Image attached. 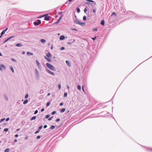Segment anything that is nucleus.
<instances>
[{
    "label": "nucleus",
    "mask_w": 152,
    "mask_h": 152,
    "mask_svg": "<svg viewBox=\"0 0 152 152\" xmlns=\"http://www.w3.org/2000/svg\"><path fill=\"white\" fill-rule=\"evenodd\" d=\"M46 55L48 58H51L52 56L51 54L49 52L47 53L46 54Z\"/></svg>",
    "instance_id": "nucleus-8"
},
{
    "label": "nucleus",
    "mask_w": 152,
    "mask_h": 152,
    "mask_svg": "<svg viewBox=\"0 0 152 152\" xmlns=\"http://www.w3.org/2000/svg\"><path fill=\"white\" fill-rule=\"evenodd\" d=\"M74 22L77 23V24H79L80 25H85V23H80V22H78L77 20H74Z\"/></svg>",
    "instance_id": "nucleus-3"
},
{
    "label": "nucleus",
    "mask_w": 152,
    "mask_h": 152,
    "mask_svg": "<svg viewBox=\"0 0 152 152\" xmlns=\"http://www.w3.org/2000/svg\"><path fill=\"white\" fill-rule=\"evenodd\" d=\"M22 54H24L25 53V52L24 51H23L22 53Z\"/></svg>",
    "instance_id": "nucleus-63"
},
{
    "label": "nucleus",
    "mask_w": 152,
    "mask_h": 152,
    "mask_svg": "<svg viewBox=\"0 0 152 152\" xmlns=\"http://www.w3.org/2000/svg\"><path fill=\"white\" fill-rule=\"evenodd\" d=\"M44 110H45L44 108H42V109H41V112H43V111Z\"/></svg>",
    "instance_id": "nucleus-51"
},
{
    "label": "nucleus",
    "mask_w": 152,
    "mask_h": 152,
    "mask_svg": "<svg viewBox=\"0 0 152 152\" xmlns=\"http://www.w3.org/2000/svg\"><path fill=\"white\" fill-rule=\"evenodd\" d=\"M67 87L68 89H69V87L68 85H67Z\"/></svg>",
    "instance_id": "nucleus-62"
},
{
    "label": "nucleus",
    "mask_w": 152,
    "mask_h": 152,
    "mask_svg": "<svg viewBox=\"0 0 152 152\" xmlns=\"http://www.w3.org/2000/svg\"><path fill=\"white\" fill-rule=\"evenodd\" d=\"M86 4H90V3H89V2H86Z\"/></svg>",
    "instance_id": "nucleus-57"
},
{
    "label": "nucleus",
    "mask_w": 152,
    "mask_h": 152,
    "mask_svg": "<svg viewBox=\"0 0 152 152\" xmlns=\"http://www.w3.org/2000/svg\"><path fill=\"white\" fill-rule=\"evenodd\" d=\"M93 31H96L97 30V29L96 28H94L93 29Z\"/></svg>",
    "instance_id": "nucleus-44"
},
{
    "label": "nucleus",
    "mask_w": 152,
    "mask_h": 152,
    "mask_svg": "<svg viewBox=\"0 0 152 152\" xmlns=\"http://www.w3.org/2000/svg\"><path fill=\"white\" fill-rule=\"evenodd\" d=\"M44 16H45V20H49V17L48 16H45V15H42V16H41L39 17L38 18H41V17H43Z\"/></svg>",
    "instance_id": "nucleus-2"
},
{
    "label": "nucleus",
    "mask_w": 152,
    "mask_h": 152,
    "mask_svg": "<svg viewBox=\"0 0 152 152\" xmlns=\"http://www.w3.org/2000/svg\"><path fill=\"white\" fill-rule=\"evenodd\" d=\"M60 120V119L59 118H58V119H56V121L57 122H58Z\"/></svg>",
    "instance_id": "nucleus-47"
},
{
    "label": "nucleus",
    "mask_w": 152,
    "mask_h": 152,
    "mask_svg": "<svg viewBox=\"0 0 152 152\" xmlns=\"http://www.w3.org/2000/svg\"><path fill=\"white\" fill-rule=\"evenodd\" d=\"M50 116V115H46V116H45V118H48Z\"/></svg>",
    "instance_id": "nucleus-36"
},
{
    "label": "nucleus",
    "mask_w": 152,
    "mask_h": 152,
    "mask_svg": "<svg viewBox=\"0 0 152 152\" xmlns=\"http://www.w3.org/2000/svg\"><path fill=\"white\" fill-rule=\"evenodd\" d=\"M38 112V110H36L35 111V112H34V114H36Z\"/></svg>",
    "instance_id": "nucleus-40"
},
{
    "label": "nucleus",
    "mask_w": 152,
    "mask_h": 152,
    "mask_svg": "<svg viewBox=\"0 0 152 152\" xmlns=\"http://www.w3.org/2000/svg\"><path fill=\"white\" fill-rule=\"evenodd\" d=\"M35 70H36V74L38 75V72L37 70V69H36Z\"/></svg>",
    "instance_id": "nucleus-46"
},
{
    "label": "nucleus",
    "mask_w": 152,
    "mask_h": 152,
    "mask_svg": "<svg viewBox=\"0 0 152 152\" xmlns=\"http://www.w3.org/2000/svg\"><path fill=\"white\" fill-rule=\"evenodd\" d=\"M5 120V118H2V119H1L0 121V123H1L2 121H4Z\"/></svg>",
    "instance_id": "nucleus-28"
},
{
    "label": "nucleus",
    "mask_w": 152,
    "mask_h": 152,
    "mask_svg": "<svg viewBox=\"0 0 152 152\" xmlns=\"http://www.w3.org/2000/svg\"><path fill=\"white\" fill-rule=\"evenodd\" d=\"M41 23V21L40 20H37V22H34V24L35 26L38 25L39 24H40Z\"/></svg>",
    "instance_id": "nucleus-4"
},
{
    "label": "nucleus",
    "mask_w": 152,
    "mask_h": 152,
    "mask_svg": "<svg viewBox=\"0 0 152 152\" xmlns=\"http://www.w3.org/2000/svg\"><path fill=\"white\" fill-rule=\"evenodd\" d=\"M28 102V100H25L24 102H23V104H26Z\"/></svg>",
    "instance_id": "nucleus-20"
},
{
    "label": "nucleus",
    "mask_w": 152,
    "mask_h": 152,
    "mask_svg": "<svg viewBox=\"0 0 152 152\" xmlns=\"http://www.w3.org/2000/svg\"><path fill=\"white\" fill-rule=\"evenodd\" d=\"M8 28H7L5 30H4L1 33V35L0 36V38L1 37V36L5 33L6 31L7 30Z\"/></svg>",
    "instance_id": "nucleus-5"
},
{
    "label": "nucleus",
    "mask_w": 152,
    "mask_h": 152,
    "mask_svg": "<svg viewBox=\"0 0 152 152\" xmlns=\"http://www.w3.org/2000/svg\"><path fill=\"white\" fill-rule=\"evenodd\" d=\"M104 22L103 20H101V24L103 26L104 25Z\"/></svg>",
    "instance_id": "nucleus-14"
},
{
    "label": "nucleus",
    "mask_w": 152,
    "mask_h": 152,
    "mask_svg": "<svg viewBox=\"0 0 152 152\" xmlns=\"http://www.w3.org/2000/svg\"><path fill=\"white\" fill-rule=\"evenodd\" d=\"M68 44L69 45H71V43L70 42H68Z\"/></svg>",
    "instance_id": "nucleus-61"
},
{
    "label": "nucleus",
    "mask_w": 152,
    "mask_h": 152,
    "mask_svg": "<svg viewBox=\"0 0 152 152\" xmlns=\"http://www.w3.org/2000/svg\"><path fill=\"white\" fill-rule=\"evenodd\" d=\"M39 130H38V131H36L35 132V134H37V133H38L39 132Z\"/></svg>",
    "instance_id": "nucleus-45"
},
{
    "label": "nucleus",
    "mask_w": 152,
    "mask_h": 152,
    "mask_svg": "<svg viewBox=\"0 0 152 152\" xmlns=\"http://www.w3.org/2000/svg\"><path fill=\"white\" fill-rule=\"evenodd\" d=\"M52 117H50V118H49L48 119V121H50L52 120Z\"/></svg>",
    "instance_id": "nucleus-48"
},
{
    "label": "nucleus",
    "mask_w": 152,
    "mask_h": 152,
    "mask_svg": "<svg viewBox=\"0 0 152 152\" xmlns=\"http://www.w3.org/2000/svg\"><path fill=\"white\" fill-rule=\"evenodd\" d=\"M5 98L7 100H8V97L7 96H5Z\"/></svg>",
    "instance_id": "nucleus-43"
},
{
    "label": "nucleus",
    "mask_w": 152,
    "mask_h": 152,
    "mask_svg": "<svg viewBox=\"0 0 152 152\" xmlns=\"http://www.w3.org/2000/svg\"><path fill=\"white\" fill-rule=\"evenodd\" d=\"M14 141L15 142H16L17 141V139H15V140H14Z\"/></svg>",
    "instance_id": "nucleus-59"
},
{
    "label": "nucleus",
    "mask_w": 152,
    "mask_h": 152,
    "mask_svg": "<svg viewBox=\"0 0 152 152\" xmlns=\"http://www.w3.org/2000/svg\"><path fill=\"white\" fill-rule=\"evenodd\" d=\"M55 126L52 125L50 127V128L51 129H54L55 128Z\"/></svg>",
    "instance_id": "nucleus-25"
},
{
    "label": "nucleus",
    "mask_w": 152,
    "mask_h": 152,
    "mask_svg": "<svg viewBox=\"0 0 152 152\" xmlns=\"http://www.w3.org/2000/svg\"><path fill=\"white\" fill-rule=\"evenodd\" d=\"M63 103H61L60 104V106H62V105H63Z\"/></svg>",
    "instance_id": "nucleus-56"
},
{
    "label": "nucleus",
    "mask_w": 152,
    "mask_h": 152,
    "mask_svg": "<svg viewBox=\"0 0 152 152\" xmlns=\"http://www.w3.org/2000/svg\"><path fill=\"white\" fill-rule=\"evenodd\" d=\"M8 130V128H5L4 129V132H6Z\"/></svg>",
    "instance_id": "nucleus-32"
},
{
    "label": "nucleus",
    "mask_w": 152,
    "mask_h": 152,
    "mask_svg": "<svg viewBox=\"0 0 152 152\" xmlns=\"http://www.w3.org/2000/svg\"><path fill=\"white\" fill-rule=\"evenodd\" d=\"M41 41L43 43H44L46 42V41L45 40L43 39H41Z\"/></svg>",
    "instance_id": "nucleus-18"
},
{
    "label": "nucleus",
    "mask_w": 152,
    "mask_h": 152,
    "mask_svg": "<svg viewBox=\"0 0 152 152\" xmlns=\"http://www.w3.org/2000/svg\"><path fill=\"white\" fill-rule=\"evenodd\" d=\"M9 118H7L6 119V121H9Z\"/></svg>",
    "instance_id": "nucleus-55"
},
{
    "label": "nucleus",
    "mask_w": 152,
    "mask_h": 152,
    "mask_svg": "<svg viewBox=\"0 0 152 152\" xmlns=\"http://www.w3.org/2000/svg\"><path fill=\"white\" fill-rule=\"evenodd\" d=\"M50 102H48L46 104V105H47V106H49V105H50Z\"/></svg>",
    "instance_id": "nucleus-31"
},
{
    "label": "nucleus",
    "mask_w": 152,
    "mask_h": 152,
    "mask_svg": "<svg viewBox=\"0 0 152 152\" xmlns=\"http://www.w3.org/2000/svg\"><path fill=\"white\" fill-rule=\"evenodd\" d=\"M58 88L59 89H60L61 88V85L60 84L58 85Z\"/></svg>",
    "instance_id": "nucleus-38"
},
{
    "label": "nucleus",
    "mask_w": 152,
    "mask_h": 152,
    "mask_svg": "<svg viewBox=\"0 0 152 152\" xmlns=\"http://www.w3.org/2000/svg\"><path fill=\"white\" fill-rule=\"evenodd\" d=\"M9 148H7L5 150L4 152H9Z\"/></svg>",
    "instance_id": "nucleus-23"
},
{
    "label": "nucleus",
    "mask_w": 152,
    "mask_h": 152,
    "mask_svg": "<svg viewBox=\"0 0 152 152\" xmlns=\"http://www.w3.org/2000/svg\"><path fill=\"white\" fill-rule=\"evenodd\" d=\"M36 63H37V65L39 67V66H40V64L39 63L37 60H36Z\"/></svg>",
    "instance_id": "nucleus-12"
},
{
    "label": "nucleus",
    "mask_w": 152,
    "mask_h": 152,
    "mask_svg": "<svg viewBox=\"0 0 152 152\" xmlns=\"http://www.w3.org/2000/svg\"><path fill=\"white\" fill-rule=\"evenodd\" d=\"M42 126H40L39 127V130L40 129H42Z\"/></svg>",
    "instance_id": "nucleus-33"
},
{
    "label": "nucleus",
    "mask_w": 152,
    "mask_h": 152,
    "mask_svg": "<svg viewBox=\"0 0 152 152\" xmlns=\"http://www.w3.org/2000/svg\"><path fill=\"white\" fill-rule=\"evenodd\" d=\"M40 138V136H39V135H38V136L37 137V139H39V138Z\"/></svg>",
    "instance_id": "nucleus-41"
},
{
    "label": "nucleus",
    "mask_w": 152,
    "mask_h": 152,
    "mask_svg": "<svg viewBox=\"0 0 152 152\" xmlns=\"http://www.w3.org/2000/svg\"><path fill=\"white\" fill-rule=\"evenodd\" d=\"M56 113V112L55 111H54L52 112L51 114L52 115H54V114H55Z\"/></svg>",
    "instance_id": "nucleus-30"
},
{
    "label": "nucleus",
    "mask_w": 152,
    "mask_h": 152,
    "mask_svg": "<svg viewBox=\"0 0 152 152\" xmlns=\"http://www.w3.org/2000/svg\"><path fill=\"white\" fill-rule=\"evenodd\" d=\"M77 12L79 13L80 12V9L79 8H77Z\"/></svg>",
    "instance_id": "nucleus-29"
},
{
    "label": "nucleus",
    "mask_w": 152,
    "mask_h": 152,
    "mask_svg": "<svg viewBox=\"0 0 152 152\" xmlns=\"http://www.w3.org/2000/svg\"><path fill=\"white\" fill-rule=\"evenodd\" d=\"M15 46L17 47H21L22 46V45L20 43H18L15 45Z\"/></svg>",
    "instance_id": "nucleus-11"
},
{
    "label": "nucleus",
    "mask_w": 152,
    "mask_h": 152,
    "mask_svg": "<svg viewBox=\"0 0 152 152\" xmlns=\"http://www.w3.org/2000/svg\"><path fill=\"white\" fill-rule=\"evenodd\" d=\"M65 110V108H63L60 111H61V113H63V112H64Z\"/></svg>",
    "instance_id": "nucleus-15"
},
{
    "label": "nucleus",
    "mask_w": 152,
    "mask_h": 152,
    "mask_svg": "<svg viewBox=\"0 0 152 152\" xmlns=\"http://www.w3.org/2000/svg\"><path fill=\"white\" fill-rule=\"evenodd\" d=\"M28 94H27L26 96H25V99H26L27 98H28Z\"/></svg>",
    "instance_id": "nucleus-34"
},
{
    "label": "nucleus",
    "mask_w": 152,
    "mask_h": 152,
    "mask_svg": "<svg viewBox=\"0 0 152 152\" xmlns=\"http://www.w3.org/2000/svg\"><path fill=\"white\" fill-rule=\"evenodd\" d=\"M47 71L48 72V73H49L51 74L52 75H54V73L52 72L51 71H50V70H49L48 69H47Z\"/></svg>",
    "instance_id": "nucleus-7"
},
{
    "label": "nucleus",
    "mask_w": 152,
    "mask_h": 152,
    "mask_svg": "<svg viewBox=\"0 0 152 152\" xmlns=\"http://www.w3.org/2000/svg\"><path fill=\"white\" fill-rule=\"evenodd\" d=\"M64 47H61L60 48V50H64Z\"/></svg>",
    "instance_id": "nucleus-37"
},
{
    "label": "nucleus",
    "mask_w": 152,
    "mask_h": 152,
    "mask_svg": "<svg viewBox=\"0 0 152 152\" xmlns=\"http://www.w3.org/2000/svg\"><path fill=\"white\" fill-rule=\"evenodd\" d=\"M113 15H115V16H116V13L114 12H113L112 13L111 16H112Z\"/></svg>",
    "instance_id": "nucleus-26"
},
{
    "label": "nucleus",
    "mask_w": 152,
    "mask_h": 152,
    "mask_svg": "<svg viewBox=\"0 0 152 152\" xmlns=\"http://www.w3.org/2000/svg\"><path fill=\"white\" fill-rule=\"evenodd\" d=\"M87 1H90V2H94V1L92 0H87Z\"/></svg>",
    "instance_id": "nucleus-54"
},
{
    "label": "nucleus",
    "mask_w": 152,
    "mask_h": 152,
    "mask_svg": "<svg viewBox=\"0 0 152 152\" xmlns=\"http://www.w3.org/2000/svg\"><path fill=\"white\" fill-rule=\"evenodd\" d=\"M67 96V94L66 93H65L64 94V97H66Z\"/></svg>",
    "instance_id": "nucleus-42"
},
{
    "label": "nucleus",
    "mask_w": 152,
    "mask_h": 152,
    "mask_svg": "<svg viewBox=\"0 0 152 152\" xmlns=\"http://www.w3.org/2000/svg\"><path fill=\"white\" fill-rule=\"evenodd\" d=\"M47 127V126L46 125H45V126H44V128H46Z\"/></svg>",
    "instance_id": "nucleus-50"
},
{
    "label": "nucleus",
    "mask_w": 152,
    "mask_h": 152,
    "mask_svg": "<svg viewBox=\"0 0 152 152\" xmlns=\"http://www.w3.org/2000/svg\"><path fill=\"white\" fill-rule=\"evenodd\" d=\"M66 63L67 64V65H68L69 66H70V65L69 62L68 61H66Z\"/></svg>",
    "instance_id": "nucleus-13"
},
{
    "label": "nucleus",
    "mask_w": 152,
    "mask_h": 152,
    "mask_svg": "<svg viewBox=\"0 0 152 152\" xmlns=\"http://www.w3.org/2000/svg\"><path fill=\"white\" fill-rule=\"evenodd\" d=\"M96 12V10L95 9H93V12L94 13H95Z\"/></svg>",
    "instance_id": "nucleus-49"
},
{
    "label": "nucleus",
    "mask_w": 152,
    "mask_h": 152,
    "mask_svg": "<svg viewBox=\"0 0 152 152\" xmlns=\"http://www.w3.org/2000/svg\"><path fill=\"white\" fill-rule=\"evenodd\" d=\"M12 37H10L8 39H7L4 42H7L10 39H11V38H12Z\"/></svg>",
    "instance_id": "nucleus-21"
},
{
    "label": "nucleus",
    "mask_w": 152,
    "mask_h": 152,
    "mask_svg": "<svg viewBox=\"0 0 152 152\" xmlns=\"http://www.w3.org/2000/svg\"><path fill=\"white\" fill-rule=\"evenodd\" d=\"M83 20H86V16H84L83 17Z\"/></svg>",
    "instance_id": "nucleus-27"
},
{
    "label": "nucleus",
    "mask_w": 152,
    "mask_h": 152,
    "mask_svg": "<svg viewBox=\"0 0 152 152\" xmlns=\"http://www.w3.org/2000/svg\"><path fill=\"white\" fill-rule=\"evenodd\" d=\"M36 116H33L31 118V120H34L36 119Z\"/></svg>",
    "instance_id": "nucleus-19"
},
{
    "label": "nucleus",
    "mask_w": 152,
    "mask_h": 152,
    "mask_svg": "<svg viewBox=\"0 0 152 152\" xmlns=\"http://www.w3.org/2000/svg\"><path fill=\"white\" fill-rule=\"evenodd\" d=\"M46 64L47 66L51 70H55L54 67L50 64L47 63Z\"/></svg>",
    "instance_id": "nucleus-1"
},
{
    "label": "nucleus",
    "mask_w": 152,
    "mask_h": 152,
    "mask_svg": "<svg viewBox=\"0 0 152 152\" xmlns=\"http://www.w3.org/2000/svg\"><path fill=\"white\" fill-rule=\"evenodd\" d=\"M50 93H48L47 94L48 96H49L50 95Z\"/></svg>",
    "instance_id": "nucleus-64"
},
{
    "label": "nucleus",
    "mask_w": 152,
    "mask_h": 152,
    "mask_svg": "<svg viewBox=\"0 0 152 152\" xmlns=\"http://www.w3.org/2000/svg\"><path fill=\"white\" fill-rule=\"evenodd\" d=\"M65 39V37L64 36L61 35L60 37V39L61 40H63Z\"/></svg>",
    "instance_id": "nucleus-10"
},
{
    "label": "nucleus",
    "mask_w": 152,
    "mask_h": 152,
    "mask_svg": "<svg viewBox=\"0 0 152 152\" xmlns=\"http://www.w3.org/2000/svg\"><path fill=\"white\" fill-rule=\"evenodd\" d=\"M77 88H78V89L79 90H81V86L80 85H78L77 86Z\"/></svg>",
    "instance_id": "nucleus-22"
},
{
    "label": "nucleus",
    "mask_w": 152,
    "mask_h": 152,
    "mask_svg": "<svg viewBox=\"0 0 152 152\" xmlns=\"http://www.w3.org/2000/svg\"><path fill=\"white\" fill-rule=\"evenodd\" d=\"M63 17V15H61L59 18L58 21L59 22H60V20L62 18V17Z\"/></svg>",
    "instance_id": "nucleus-17"
},
{
    "label": "nucleus",
    "mask_w": 152,
    "mask_h": 152,
    "mask_svg": "<svg viewBox=\"0 0 152 152\" xmlns=\"http://www.w3.org/2000/svg\"><path fill=\"white\" fill-rule=\"evenodd\" d=\"M59 14L61 15L62 13V12H59Z\"/></svg>",
    "instance_id": "nucleus-60"
},
{
    "label": "nucleus",
    "mask_w": 152,
    "mask_h": 152,
    "mask_svg": "<svg viewBox=\"0 0 152 152\" xmlns=\"http://www.w3.org/2000/svg\"><path fill=\"white\" fill-rule=\"evenodd\" d=\"M84 85H83L82 86V89L83 91L85 92V91L84 90Z\"/></svg>",
    "instance_id": "nucleus-35"
},
{
    "label": "nucleus",
    "mask_w": 152,
    "mask_h": 152,
    "mask_svg": "<svg viewBox=\"0 0 152 152\" xmlns=\"http://www.w3.org/2000/svg\"><path fill=\"white\" fill-rule=\"evenodd\" d=\"M18 134H16L15 135V137H18Z\"/></svg>",
    "instance_id": "nucleus-53"
},
{
    "label": "nucleus",
    "mask_w": 152,
    "mask_h": 152,
    "mask_svg": "<svg viewBox=\"0 0 152 152\" xmlns=\"http://www.w3.org/2000/svg\"><path fill=\"white\" fill-rule=\"evenodd\" d=\"M96 37H94V38H92V39L93 40H95V39H96Z\"/></svg>",
    "instance_id": "nucleus-58"
},
{
    "label": "nucleus",
    "mask_w": 152,
    "mask_h": 152,
    "mask_svg": "<svg viewBox=\"0 0 152 152\" xmlns=\"http://www.w3.org/2000/svg\"><path fill=\"white\" fill-rule=\"evenodd\" d=\"M10 69L12 70L13 72H14V70L13 69V68L12 66H11L10 67Z\"/></svg>",
    "instance_id": "nucleus-24"
},
{
    "label": "nucleus",
    "mask_w": 152,
    "mask_h": 152,
    "mask_svg": "<svg viewBox=\"0 0 152 152\" xmlns=\"http://www.w3.org/2000/svg\"><path fill=\"white\" fill-rule=\"evenodd\" d=\"M27 55L29 56L30 55H33V53H30L29 52H27Z\"/></svg>",
    "instance_id": "nucleus-16"
},
{
    "label": "nucleus",
    "mask_w": 152,
    "mask_h": 152,
    "mask_svg": "<svg viewBox=\"0 0 152 152\" xmlns=\"http://www.w3.org/2000/svg\"><path fill=\"white\" fill-rule=\"evenodd\" d=\"M11 59L12 61H15V59H14V58H11Z\"/></svg>",
    "instance_id": "nucleus-52"
},
{
    "label": "nucleus",
    "mask_w": 152,
    "mask_h": 152,
    "mask_svg": "<svg viewBox=\"0 0 152 152\" xmlns=\"http://www.w3.org/2000/svg\"><path fill=\"white\" fill-rule=\"evenodd\" d=\"M44 58H45V59L47 60V61L48 62H51V60L50 59V58H47V57H46V56H45L44 57Z\"/></svg>",
    "instance_id": "nucleus-9"
},
{
    "label": "nucleus",
    "mask_w": 152,
    "mask_h": 152,
    "mask_svg": "<svg viewBox=\"0 0 152 152\" xmlns=\"http://www.w3.org/2000/svg\"><path fill=\"white\" fill-rule=\"evenodd\" d=\"M1 67L4 69H5L6 68V67L4 65L1 64V66L0 65V70L1 71L2 70Z\"/></svg>",
    "instance_id": "nucleus-6"
},
{
    "label": "nucleus",
    "mask_w": 152,
    "mask_h": 152,
    "mask_svg": "<svg viewBox=\"0 0 152 152\" xmlns=\"http://www.w3.org/2000/svg\"><path fill=\"white\" fill-rule=\"evenodd\" d=\"M87 11V9L86 8H85L84 10V12L86 13Z\"/></svg>",
    "instance_id": "nucleus-39"
}]
</instances>
